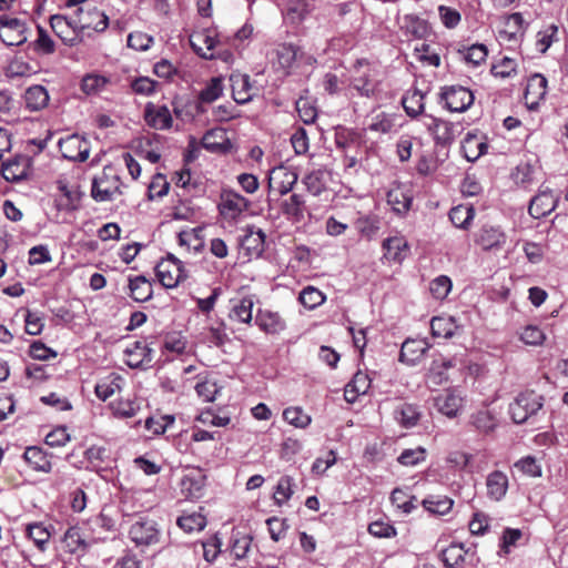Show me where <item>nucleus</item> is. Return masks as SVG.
<instances>
[{"label":"nucleus","instance_id":"nucleus-40","mask_svg":"<svg viewBox=\"0 0 568 568\" xmlns=\"http://www.w3.org/2000/svg\"><path fill=\"white\" fill-rule=\"evenodd\" d=\"M354 225L361 236L372 240L381 229V220L375 214L363 215L355 221Z\"/></svg>","mask_w":568,"mask_h":568},{"label":"nucleus","instance_id":"nucleus-53","mask_svg":"<svg viewBox=\"0 0 568 568\" xmlns=\"http://www.w3.org/2000/svg\"><path fill=\"white\" fill-rule=\"evenodd\" d=\"M283 418L290 425H293L297 428H306L312 419L311 416L304 413L301 407H287L283 412Z\"/></svg>","mask_w":568,"mask_h":568},{"label":"nucleus","instance_id":"nucleus-64","mask_svg":"<svg viewBox=\"0 0 568 568\" xmlns=\"http://www.w3.org/2000/svg\"><path fill=\"white\" fill-rule=\"evenodd\" d=\"M452 290V281L446 275H440L433 280L429 285V291L436 300H444L447 297Z\"/></svg>","mask_w":568,"mask_h":568},{"label":"nucleus","instance_id":"nucleus-46","mask_svg":"<svg viewBox=\"0 0 568 568\" xmlns=\"http://www.w3.org/2000/svg\"><path fill=\"white\" fill-rule=\"evenodd\" d=\"M23 458L34 470L47 471L50 468V462L45 453L39 447H28L23 454Z\"/></svg>","mask_w":568,"mask_h":568},{"label":"nucleus","instance_id":"nucleus-33","mask_svg":"<svg viewBox=\"0 0 568 568\" xmlns=\"http://www.w3.org/2000/svg\"><path fill=\"white\" fill-rule=\"evenodd\" d=\"M298 48L293 44L281 43L274 51L273 63L283 70H290L297 59Z\"/></svg>","mask_w":568,"mask_h":568},{"label":"nucleus","instance_id":"nucleus-24","mask_svg":"<svg viewBox=\"0 0 568 568\" xmlns=\"http://www.w3.org/2000/svg\"><path fill=\"white\" fill-rule=\"evenodd\" d=\"M463 397L455 389H447L435 398V406L442 414L452 418L457 416L463 407Z\"/></svg>","mask_w":568,"mask_h":568},{"label":"nucleus","instance_id":"nucleus-2","mask_svg":"<svg viewBox=\"0 0 568 568\" xmlns=\"http://www.w3.org/2000/svg\"><path fill=\"white\" fill-rule=\"evenodd\" d=\"M109 24L108 16L97 8L84 11L82 7L77 10V20H73V41L77 38L91 36V32H103Z\"/></svg>","mask_w":568,"mask_h":568},{"label":"nucleus","instance_id":"nucleus-29","mask_svg":"<svg viewBox=\"0 0 568 568\" xmlns=\"http://www.w3.org/2000/svg\"><path fill=\"white\" fill-rule=\"evenodd\" d=\"M232 97L237 104H244L252 100L253 88L247 74H236L230 78Z\"/></svg>","mask_w":568,"mask_h":568},{"label":"nucleus","instance_id":"nucleus-31","mask_svg":"<svg viewBox=\"0 0 568 568\" xmlns=\"http://www.w3.org/2000/svg\"><path fill=\"white\" fill-rule=\"evenodd\" d=\"M406 114L416 119L424 113L425 95L419 90L407 91L400 101Z\"/></svg>","mask_w":568,"mask_h":568},{"label":"nucleus","instance_id":"nucleus-37","mask_svg":"<svg viewBox=\"0 0 568 568\" xmlns=\"http://www.w3.org/2000/svg\"><path fill=\"white\" fill-rule=\"evenodd\" d=\"M90 523L91 521H88L84 527L78 525L73 526V542L77 544V548H73V552H77L80 548L82 550L89 549L97 544L98 538Z\"/></svg>","mask_w":568,"mask_h":568},{"label":"nucleus","instance_id":"nucleus-22","mask_svg":"<svg viewBox=\"0 0 568 568\" xmlns=\"http://www.w3.org/2000/svg\"><path fill=\"white\" fill-rule=\"evenodd\" d=\"M506 235L499 227L483 226L476 234L475 242L483 250H497L506 243Z\"/></svg>","mask_w":568,"mask_h":568},{"label":"nucleus","instance_id":"nucleus-34","mask_svg":"<svg viewBox=\"0 0 568 568\" xmlns=\"http://www.w3.org/2000/svg\"><path fill=\"white\" fill-rule=\"evenodd\" d=\"M265 237V233L261 229H247L241 240V246L248 255H260L264 251Z\"/></svg>","mask_w":568,"mask_h":568},{"label":"nucleus","instance_id":"nucleus-59","mask_svg":"<svg viewBox=\"0 0 568 568\" xmlns=\"http://www.w3.org/2000/svg\"><path fill=\"white\" fill-rule=\"evenodd\" d=\"M558 32L559 28L554 23L538 32L537 44L540 52L545 53L554 42L559 40Z\"/></svg>","mask_w":568,"mask_h":568},{"label":"nucleus","instance_id":"nucleus-57","mask_svg":"<svg viewBox=\"0 0 568 568\" xmlns=\"http://www.w3.org/2000/svg\"><path fill=\"white\" fill-rule=\"evenodd\" d=\"M471 424L481 433L488 434L496 427V419L488 410H479L471 416Z\"/></svg>","mask_w":568,"mask_h":568},{"label":"nucleus","instance_id":"nucleus-63","mask_svg":"<svg viewBox=\"0 0 568 568\" xmlns=\"http://www.w3.org/2000/svg\"><path fill=\"white\" fill-rule=\"evenodd\" d=\"M27 535L30 539L33 540L34 545L43 550L44 549V545L49 541L50 539V532L48 531V529L41 525V524H31V525H28L27 527Z\"/></svg>","mask_w":568,"mask_h":568},{"label":"nucleus","instance_id":"nucleus-61","mask_svg":"<svg viewBox=\"0 0 568 568\" xmlns=\"http://www.w3.org/2000/svg\"><path fill=\"white\" fill-rule=\"evenodd\" d=\"M32 49L41 54H51L54 52V42L48 32L38 26V38L31 44Z\"/></svg>","mask_w":568,"mask_h":568},{"label":"nucleus","instance_id":"nucleus-25","mask_svg":"<svg viewBox=\"0 0 568 568\" xmlns=\"http://www.w3.org/2000/svg\"><path fill=\"white\" fill-rule=\"evenodd\" d=\"M129 296L138 303L148 302L153 296V284L144 275L129 277Z\"/></svg>","mask_w":568,"mask_h":568},{"label":"nucleus","instance_id":"nucleus-54","mask_svg":"<svg viewBox=\"0 0 568 568\" xmlns=\"http://www.w3.org/2000/svg\"><path fill=\"white\" fill-rule=\"evenodd\" d=\"M301 304L310 310H313L325 301V295L314 286H307L302 290L298 296Z\"/></svg>","mask_w":568,"mask_h":568},{"label":"nucleus","instance_id":"nucleus-36","mask_svg":"<svg viewBox=\"0 0 568 568\" xmlns=\"http://www.w3.org/2000/svg\"><path fill=\"white\" fill-rule=\"evenodd\" d=\"M26 106L30 111H39L47 106L49 102V94L44 87L32 85L24 94Z\"/></svg>","mask_w":568,"mask_h":568},{"label":"nucleus","instance_id":"nucleus-60","mask_svg":"<svg viewBox=\"0 0 568 568\" xmlns=\"http://www.w3.org/2000/svg\"><path fill=\"white\" fill-rule=\"evenodd\" d=\"M394 126L393 119L389 114L385 112H381L374 116H372L369 124L367 125V130L377 133H389Z\"/></svg>","mask_w":568,"mask_h":568},{"label":"nucleus","instance_id":"nucleus-9","mask_svg":"<svg viewBox=\"0 0 568 568\" xmlns=\"http://www.w3.org/2000/svg\"><path fill=\"white\" fill-rule=\"evenodd\" d=\"M355 74L351 85L358 95L372 98L377 91L376 69L365 59L357 60L354 64Z\"/></svg>","mask_w":568,"mask_h":568},{"label":"nucleus","instance_id":"nucleus-48","mask_svg":"<svg viewBox=\"0 0 568 568\" xmlns=\"http://www.w3.org/2000/svg\"><path fill=\"white\" fill-rule=\"evenodd\" d=\"M112 414L118 418H131L138 414L140 406L135 400L118 399L110 404Z\"/></svg>","mask_w":568,"mask_h":568},{"label":"nucleus","instance_id":"nucleus-13","mask_svg":"<svg viewBox=\"0 0 568 568\" xmlns=\"http://www.w3.org/2000/svg\"><path fill=\"white\" fill-rule=\"evenodd\" d=\"M201 145L206 151L216 154H227L233 148L226 131L222 128H214L206 131L201 139Z\"/></svg>","mask_w":568,"mask_h":568},{"label":"nucleus","instance_id":"nucleus-43","mask_svg":"<svg viewBox=\"0 0 568 568\" xmlns=\"http://www.w3.org/2000/svg\"><path fill=\"white\" fill-rule=\"evenodd\" d=\"M457 328L454 317L435 316L430 321L432 334L437 337L450 338Z\"/></svg>","mask_w":568,"mask_h":568},{"label":"nucleus","instance_id":"nucleus-5","mask_svg":"<svg viewBox=\"0 0 568 568\" xmlns=\"http://www.w3.org/2000/svg\"><path fill=\"white\" fill-rule=\"evenodd\" d=\"M423 123L433 136L435 144L440 146H449L462 132L460 123H453L430 114L424 115Z\"/></svg>","mask_w":568,"mask_h":568},{"label":"nucleus","instance_id":"nucleus-18","mask_svg":"<svg viewBox=\"0 0 568 568\" xmlns=\"http://www.w3.org/2000/svg\"><path fill=\"white\" fill-rule=\"evenodd\" d=\"M125 363L131 368L149 365L152 359V349L143 341H135L124 349Z\"/></svg>","mask_w":568,"mask_h":568},{"label":"nucleus","instance_id":"nucleus-4","mask_svg":"<svg viewBox=\"0 0 568 568\" xmlns=\"http://www.w3.org/2000/svg\"><path fill=\"white\" fill-rule=\"evenodd\" d=\"M251 205L252 202L248 199L231 187H223L220 192L217 210L225 221L239 220Z\"/></svg>","mask_w":568,"mask_h":568},{"label":"nucleus","instance_id":"nucleus-27","mask_svg":"<svg viewBox=\"0 0 568 568\" xmlns=\"http://www.w3.org/2000/svg\"><path fill=\"white\" fill-rule=\"evenodd\" d=\"M254 304V295H245L241 297L232 305L229 314L230 320L243 324H251Z\"/></svg>","mask_w":568,"mask_h":568},{"label":"nucleus","instance_id":"nucleus-49","mask_svg":"<svg viewBox=\"0 0 568 568\" xmlns=\"http://www.w3.org/2000/svg\"><path fill=\"white\" fill-rule=\"evenodd\" d=\"M202 232V227L181 231L178 235L180 246L186 247L187 251L191 248L197 251L203 245Z\"/></svg>","mask_w":568,"mask_h":568},{"label":"nucleus","instance_id":"nucleus-19","mask_svg":"<svg viewBox=\"0 0 568 568\" xmlns=\"http://www.w3.org/2000/svg\"><path fill=\"white\" fill-rule=\"evenodd\" d=\"M429 344L424 338H407L399 352V362L407 365L417 364L428 351Z\"/></svg>","mask_w":568,"mask_h":568},{"label":"nucleus","instance_id":"nucleus-62","mask_svg":"<svg viewBox=\"0 0 568 568\" xmlns=\"http://www.w3.org/2000/svg\"><path fill=\"white\" fill-rule=\"evenodd\" d=\"M175 422L173 415H163L159 418L149 417L145 420V428L153 435H162Z\"/></svg>","mask_w":568,"mask_h":568},{"label":"nucleus","instance_id":"nucleus-8","mask_svg":"<svg viewBox=\"0 0 568 568\" xmlns=\"http://www.w3.org/2000/svg\"><path fill=\"white\" fill-rule=\"evenodd\" d=\"M474 93L470 89L459 85H444L440 88L439 102L450 112H465L474 104Z\"/></svg>","mask_w":568,"mask_h":568},{"label":"nucleus","instance_id":"nucleus-12","mask_svg":"<svg viewBox=\"0 0 568 568\" xmlns=\"http://www.w3.org/2000/svg\"><path fill=\"white\" fill-rule=\"evenodd\" d=\"M143 118L146 125L154 130H170L173 125L172 113L166 105L148 102L144 106Z\"/></svg>","mask_w":568,"mask_h":568},{"label":"nucleus","instance_id":"nucleus-10","mask_svg":"<svg viewBox=\"0 0 568 568\" xmlns=\"http://www.w3.org/2000/svg\"><path fill=\"white\" fill-rule=\"evenodd\" d=\"M129 537L136 546H152L160 542L158 524L149 518H139L129 529Z\"/></svg>","mask_w":568,"mask_h":568},{"label":"nucleus","instance_id":"nucleus-58","mask_svg":"<svg viewBox=\"0 0 568 568\" xmlns=\"http://www.w3.org/2000/svg\"><path fill=\"white\" fill-rule=\"evenodd\" d=\"M33 72V68L28 62L23 61L21 58L12 59L6 68V75L8 78L28 77L31 75Z\"/></svg>","mask_w":568,"mask_h":568},{"label":"nucleus","instance_id":"nucleus-55","mask_svg":"<svg viewBox=\"0 0 568 568\" xmlns=\"http://www.w3.org/2000/svg\"><path fill=\"white\" fill-rule=\"evenodd\" d=\"M306 190L313 195H320L326 189L324 172L321 170L312 171L303 179Z\"/></svg>","mask_w":568,"mask_h":568},{"label":"nucleus","instance_id":"nucleus-26","mask_svg":"<svg viewBox=\"0 0 568 568\" xmlns=\"http://www.w3.org/2000/svg\"><path fill=\"white\" fill-rule=\"evenodd\" d=\"M556 207V200L551 192H540L530 200L528 213L534 219L550 214Z\"/></svg>","mask_w":568,"mask_h":568},{"label":"nucleus","instance_id":"nucleus-50","mask_svg":"<svg viewBox=\"0 0 568 568\" xmlns=\"http://www.w3.org/2000/svg\"><path fill=\"white\" fill-rule=\"evenodd\" d=\"M223 93V80L220 77L212 78L199 94L200 102L212 103Z\"/></svg>","mask_w":568,"mask_h":568},{"label":"nucleus","instance_id":"nucleus-23","mask_svg":"<svg viewBox=\"0 0 568 568\" xmlns=\"http://www.w3.org/2000/svg\"><path fill=\"white\" fill-rule=\"evenodd\" d=\"M384 256L392 262L402 263L408 251L409 246L406 239L402 235L387 237L383 241Z\"/></svg>","mask_w":568,"mask_h":568},{"label":"nucleus","instance_id":"nucleus-32","mask_svg":"<svg viewBox=\"0 0 568 568\" xmlns=\"http://www.w3.org/2000/svg\"><path fill=\"white\" fill-rule=\"evenodd\" d=\"M283 214L292 222H301L304 219L305 201L301 194H291L282 202Z\"/></svg>","mask_w":568,"mask_h":568},{"label":"nucleus","instance_id":"nucleus-39","mask_svg":"<svg viewBox=\"0 0 568 568\" xmlns=\"http://www.w3.org/2000/svg\"><path fill=\"white\" fill-rule=\"evenodd\" d=\"M122 383L123 378L119 374H111L106 378L102 379L94 387L98 398L106 400L121 389Z\"/></svg>","mask_w":568,"mask_h":568},{"label":"nucleus","instance_id":"nucleus-42","mask_svg":"<svg viewBox=\"0 0 568 568\" xmlns=\"http://www.w3.org/2000/svg\"><path fill=\"white\" fill-rule=\"evenodd\" d=\"M475 216V210L471 205H457L449 211V220L459 229L467 230Z\"/></svg>","mask_w":568,"mask_h":568},{"label":"nucleus","instance_id":"nucleus-28","mask_svg":"<svg viewBox=\"0 0 568 568\" xmlns=\"http://www.w3.org/2000/svg\"><path fill=\"white\" fill-rule=\"evenodd\" d=\"M487 496L491 500H501L508 489V477L500 470H494L486 478Z\"/></svg>","mask_w":568,"mask_h":568},{"label":"nucleus","instance_id":"nucleus-56","mask_svg":"<svg viewBox=\"0 0 568 568\" xmlns=\"http://www.w3.org/2000/svg\"><path fill=\"white\" fill-rule=\"evenodd\" d=\"M419 417L420 414L417 407L413 404L405 403L396 410V418L405 427L415 426L418 423Z\"/></svg>","mask_w":568,"mask_h":568},{"label":"nucleus","instance_id":"nucleus-52","mask_svg":"<svg viewBox=\"0 0 568 568\" xmlns=\"http://www.w3.org/2000/svg\"><path fill=\"white\" fill-rule=\"evenodd\" d=\"M253 538L246 534H235L232 536L231 554L235 559H244L250 551Z\"/></svg>","mask_w":568,"mask_h":568},{"label":"nucleus","instance_id":"nucleus-6","mask_svg":"<svg viewBox=\"0 0 568 568\" xmlns=\"http://www.w3.org/2000/svg\"><path fill=\"white\" fill-rule=\"evenodd\" d=\"M123 185L119 174L112 166H105L101 176L92 182L91 195L95 201H110L116 194H122Z\"/></svg>","mask_w":568,"mask_h":568},{"label":"nucleus","instance_id":"nucleus-41","mask_svg":"<svg viewBox=\"0 0 568 568\" xmlns=\"http://www.w3.org/2000/svg\"><path fill=\"white\" fill-rule=\"evenodd\" d=\"M458 53L467 64L478 67L486 61L488 49L485 44L475 43L470 47H464L463 49H459Z\"/></svg>","mask_w":568,"mask_h":568},{"label":"nucleus","instance_id":"nucleus-16","mask_svg":"<svg viewBox=\"0 0 568 568\" xmlns=\"http://www.w3.org/2000/svg\"><path fill=\"white\" fill-rule=\"evenodd\" d=\"M180 486L185 498L200 499L205 493L206 476L200 469H196L183 476Z\"/></svg>","mask_w":568,"mask_h":568},{"label":"nucleus","instance_id":"nucleus-11","mask_svg":"<svg viewBox=\"0 0 568 568\" xmlns=\"http://www.w3.org/2000/svg\"><path fill=\"white\" fill-rule=\"evenodd\" d=\"M28 27L24 21L3 14L0 18V39L8 45H21L28 40Z\"/></svg>","mask_w":568,"mask_h":568},{"label":"nucleus","instance_id":"nucleus-45","mask_svg":"<svg viewBox=\"0 0 568 568\" xmlns=\"http://www.w3.org/2000/svg\"><path fill=\"white\" fill-rule=\"evenodd\" d=\"M422 504L430 514L446 515L452 510L454 501L447 496H429Z\"/></svg>","mask_w":568,"mask_h":568},{"label":"nucleus","instance_id":"nucleus-44","mask_svg":"<svg viewBox=\"0 0 568 568\" xmlns=\"http://www.w3.org/2000/svg\"><path fill=\"white\" fill-rule=\"evenodd\" d=\"M178 526L185 532L201 531L206 526V517L201 513L183 514L176 520Z\"/></svg>","mask_w":568,"mask_h":568},{"label":"nucleus","instance_id":"nucleus-1","mask_svg":"<svg viewBox=\"0 0 568 568\" xmlns=\"http://www.w3.org/2000/svg\"><path fill=\"white\" fill-rule=\"evenodd\" d=\"M189 41L193 51L205 60L220 59L229 62L233 58L215 28L195 30L190 34Z\"/></svg>","mask_w":568,"mask_h":568},{"label":"nucleus","instance_id":"nucleus-47","mask_svg":"<svg viewBox=\"0 0 568 568\" xmlns=\"http://www.w3.org/2000/svg\"><path fill=\"white\" fill-rule=\"evenodd\" d=\"M404 21L406 31L417 39H424L430 31L427 21L417 16L407 14Z\"/></svg>","mask_w":568,"mask_h":568},{"label":"nucleus","instance_id":"nucleus-20","mask_svg":"<svg viewBox=\"0 0 568 568\" xmlns=\"http://www.w3.org/2000/svg\"><path fill=\"white\" fill-rule=\"evenodd\" d=\"M387 203L398 215H405L412 206L413 195L408 187L398 184L392 187L386 195Z\"/></svg>","mask_w":568,"mask_h":568},{"label":"nucleus","instance_id":"nucleus-3","mask_svg":"<svg viewBox=\"0 0 568 568\" xmlns=\"http://www.w3.org/2000/svg\"><path fill=\"white\" fill-rule=\"evenodd\" d=\"M544 405V397L535 390H525L509 404V414L516 424L526 423L535 416Z\"/></svg>","mask_w":568,"mask_h":568},{"label":"nucleus","instance_id":"nucleus-38","mask_svg":"<svg viewBox=\"0 0 568 568\" xmlns=\"http://www.w3.org/2000/svg\"><path fill=\"white\" fill-rule=\"evenodd\" d=\"M109 83L110 79L104 75L88 73L82 78L80 89L85 95H95L102 92Z\"/></svg>","mask_w":568,"mask_h":568},{"label":"nucleus","instance_id":"nucleus-21","mask_svg":"<svg viewBox=\"0 0 568 568\" xmlns=\"http://www.w3.org/2000/svg\"><path fill=\"white\" fill-rule=\"evenodd\" d=\"M454 358H448L443 355L434 358L428 373L426 375L427 382L434 386H439L446 383L449 378L448 371L455 367Z\"/></svg>","mask_w":568,"mask_h":568},{"label":"nucleus","instance_id":"nucleus-51","mask_svg":"<svg viewBox=\"0 0 568 568\" xmlns=\"http://www.w3.org/2000/svg\"><path fill=\"white\" fill-rule=\"evenodd\" d=\"M465 555L464 545L453 542L442 551V560L446 567L453 568L464 561Z\"/></svg>","mask_w":568,"mask_h":568},{"label":"nucleus","instance_id":"nucleus-35","mask_svg":"<svg viewBox=\"0 0 568 568\" xmlns=\"http://www.w3.org/2000/svg\"><path fill=\"white\" fill-rule=\"evenodd\" d=\"M273 173H275L276 176H270L268 186L272 187L273 181L280 178V181L277 182L276 185V191L281 195H285L288 192H291L298 179L296 172L283 166L278 168L277 170H274Z\"/></svg>","mask_w":568,"mask_h":568},{"label":"nucleus","instance_id":"nucleus-14","mask_svg":"<svg viewBox=\"0 0 568 568\" xmlns=\"http://www.w3.org/2000/svg\"><path fill=\"white\" fill-rule=\"evenodd\" d=\"M547 79L540 74H532L526 84L524 101L529 110H535L547 94Z\"/></svg>","mask_w":568,"mask_h":568},{"label":"nucleus","instance_id":"nucleus-15","mask_svg":"<svg viewBox=\"0 0 568 568\" xmlns=\"http://www.w3.org/2000/svg\"><path fill=\"white\" fill-rule=\"evenodd\" d=\"M31 171V159L27 155H17L2 164L1 175L8 182H20L28 179Z\"/></svg>","mask_w":568,"mask_h":568},{"label":"nucleus","instance_id":"nucleus-30","mask_svg":"<svg viewBox=\"0 0 568 568\" xmlns=\"http://www.w3.org/2000/svg\"><path fill=\"white\" fill-rule=\"evenodd\" d=\"M487 144L478 133L468 132L462 141V151L468 161H475L487 151Z\"/></svg>","mask_w":568,"mask_h":568},{"label":"nucleus","instance_id":"nucleus-7","mask_svg":"<svg viewBox=\"0 0 568 568\" xmlns=\"http://www.w3.org/2000/svg\"><path fill=\"white\" fill-rule=\"evenodd\" d=\"M155 274L165 288H174L189 277L183 263L173 254H168L156 264Z\"/></svg>","mask_w":568,"mask_h":568},{"label":"nucleus","instance_id":"nucleus-17","mask_svg":"<svg viewBox=\"0 0 568 568\" xmlns=\"http://www.w3.org/2000/svg\"><path fill=\"white\" fill-rule=\"evenodd\" d=\"M255 324L268 335H278L286 329L284 318L277 312L270 310L260 308L255 315Z\"/></svg>","mask_w":568,"mask_h":568}]
</instances>
